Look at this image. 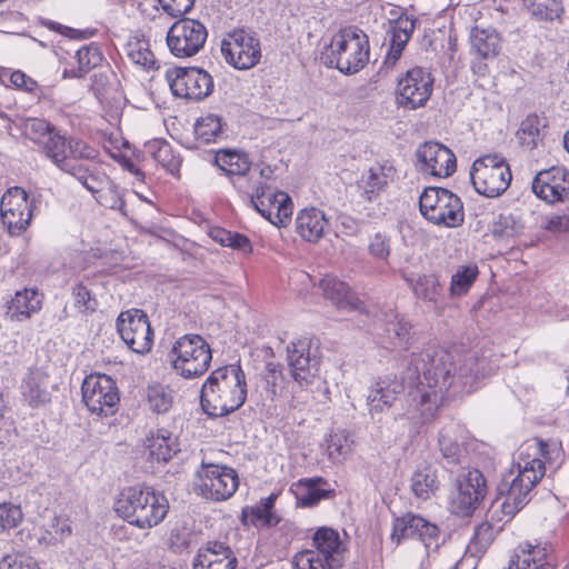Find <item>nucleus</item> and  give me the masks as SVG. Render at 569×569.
<instances>
[{"mask_svg": "<svg viewBox=\"0 0 569 569\" xmlns=\"http://www.w3.org/2000/svg\"><path fill=\"white\" fill-rule=\"evenodd\" d=\"M499 529L490 522H481L475 529L473 536L468 545V552L473 557L483 555L496 538Z\"/></svg>", "mask_w": 569, "mask_h": 569, "instance_id": "nucleus-46", "label": "nucleus"}, {"mask_svg": "<svg viewBox=\"0 0 569 569\" xmlns=\"http://www.w3.org/2000/svg\"><path fill=\"white\" fill-rule=\"evenodd\" d=\"M532 191L548 203L565 201L569 197V171L565 167H551L538 172Z\"/></svg>", "mask_w": 569, "mask_h": 569, "instance_id": "nucleus-24", "label": "nucleus"}, {"mask_svg": "<svg viewBox=\"0 0 569 569\" xmlns=\"http://www.w3.org/2000/svg\"><path fill=\"white\" fill-rule=\"evenodd\" d=\"M415 28L416 19H411L408 16H400L398 19L389 22V29L387 31L389 48L387 50L385 64L393 67L397 63Z\"/></svg>", "mask_w": 569, "mask_h": 569, "instance_id": "nucleus-28", "label": "nucleus"}, {"mask_svg": "<svg viewBox=\"0 0 569 569\" xmlns=\"http://www.w3.org/2000/svg\"><path fill=\"white\" fill-rule=\"evenodd\" d=\"M76 58L78 61V68L72 69L70 71L66 70L64 76H67L68 72H70V76L73 78H82L91 69L96 68L101 63L102 53L100 52L98 47L83 46L77 51Z\"/></svg>", "mask_w": 569, "mask_h": 569, "instance_id": "nucleus-50", "label": "nucleus"}, {"mask_svg": "<svg viewBox=\"0 0 569 569\" xmlns=\"http://www.w3.org/2000/svg\"><path fill=\"white\" fill-rule=\"evenodd\" d=\"M456 427L443 428L438 438L439 450L447 467H453L461 463L465 449L455 437Z\"/></svg>", "mask_w": 569, "mask_h": 569, "instance_id": "nucleus-42", "label": "nucleus"}, {"mask_svg": "<svg viewBox=\"0 0 569 569\" xmlns=\"http://www.w3.org/2000/svg\"><path fill=\"white\" fill-rule=\"evenodd\" d=\"M42 298V293L36 288H24L23 290L17 291L14 297L7 302L8 315L17 320L30 318L31 315L41 309Z\"/></svg>", "mask_w": 569, "mask_h": 569, "instance_id": "nucleus-37", "label": "nucleus"}, {"mask_svg": "<svg viewBox=\"0 0 569 569\" xmlns=\"http://www.w3.org/2000/svg\"><path fill=\"white\" fill-rule=\"evenodd\" d=\"M116 512L139 529L158 526L169 511V501L151 487H129L121 491L114 505Z\"/></svg>", "mask_w": 569, "mask_h": 569, "instance_id": "nucleus-4", "label": "nucleus"}, {"mask_svg": "<svg viewBox=\"0 0 569 569\" xmlns=\"http://www.w3.org/2000/svg\"><path fill=\"white\" fill-rule=\"evenodd\" d=\"M166 79L176 97L188 100H202L213 90L212 77L199 68L168 70Z\"/></svg>", "mask_w": 569, "mask_h": 569, "instance_id": "nucleus-18", "label": "nucleus"}, {"mask_svg": "<svg viewBox=\"0 0 569 569\" xmlns=\"http://www.w3.org/2000/svg\"><path fill=\"white\" fill-rule=\"evenodd\" d=\"M533 450L532 458L530 455L525 458L520 453L517 462V476L509 483L501 503V512L508 517V520L512 519L531 500V491L546 471L548 469L556 471L563 461L562 450L556 442L536 440Z\"/></svg>", "mask_w": 569, "mask_h": 569, "instance_id": "nucleus-2", "label": "nucleus"}, {"mask_svg": "<svg viewBox=\"0 0 569 569\" xmlns=\"http://www.w3.org/2000/svg\"><path fill=\"white\" fill-rule=\"evenodd\" d=\"M49 377L41 369L30 370L22 380L21 396L30 408H40L51 401V392L48 389Z\"/></svg>", "mask_w": 569, "mask_h": 569, "instance_id": "nucleus-30", "label": "nucleus"}, {"mask_svg": "<svg viewBox=\"0 0 569 569\" xmlns=\"http://www.w3.org/2000/svg\"><path fill=\"white\" fill-rule=\"evenodd\" d=\"M438 489L436 471L430 467H423L413 472L411 477V490L420 499H428Z\"/></svg>", "mask_w": 569, "mask_h": 569, "instance_id": "nucleus-45", "label": "nucleus"}, {"mask_svg": "<svg viewBox=\"0 0 569 569\" xmlns=\"http://www.w3.org/2000/svg\"><path fill=\"white\" fill-rule=\"evenodd\" d=\"M144 449L148 460L158 463L168 462L180 450L177 437L164 428H160L147 437Z\"/></svg>", "mask_w": 569, "mask_h": 569, "instance_id": "nucleus-34", "label": "nucleus"}, {"mask_svg": "<svg viewBox=\"0 0 569 569\" xmlns=\"http://www.w3.org/2000/svg\"><path fill=\"white\" fill-rule=\"evenodd\" d=\"M194 133L197 139L202 143L217 141L222 134L221 118L212 113L201 117L196 122Z\"/></svg>", "mask_w": 569, "mask_h": 569, "instance_id": "nucleus-52", "label": "nucleus"}, {"mask_svg": "<svg viewBox=\"0 0 569 569\" xmlns=\"http://www.w3.org/2000/svg\"><path fill=\"white\" fill-rule=\"evenodd\" d=\"M479 274L478 267L475 264L460 266L451 277L450 295L460 297L466 295Z\"/></svg>", "mask_w": 569, "mask_h": 569, "instance_id": "nucleus-51", "label": "nucleus"}, {"mask_svg": "<svg viewBox=\"0 0 569 569\" xmlns=\"http://www.w3.org/2000/svg\"><path fill=\"white\" fill-rule=\"evenodd\" d=\"M421 214L430 222L455 228L465 220L463 204L453 192L439 188L428 187L419 198Z\"/></svg>", "mask_w": 569, "mask_h": 569, "instance_id": "nucleus-8", "label": "nucleus"}, {"mask_svg": "<svg viewBox=\"0 0 569 569\" xmlns=\"http://www.w3.org/2000/svg\"><path fill=\"white\" fill-rule=\"evenodd\" d=\"M320 288L326 299L341 310H362L363 302L351 290L349 284L335 276H326L320 281Z\"/></svg>", "mask_w": 569, "mask_h": 569, "instance_id": "nucleus-29", "label": "nucleus"}, {"mask_svg": "<svg viewBox=\"0 0 569 569\" xmlns=\"http://www.w3.org/2000/svg\"><path fill=\"white\" fill-rule=\"evenodd\" d=\"M208 31L198 20L184 18L176 21L167 33L171 53L178 58L192 57L203 48Z\"/></svg>", "mask_w": 569, "mask_h": 569, "instance_id": "nucleus-17", "label": "nucleus"}, {"mask_svg": "<svg viewBox=\"0 0 569 569\" xmlns=\"http://www.w3.org/2000/svg\"><path fill=\"white\" fill-rule=\"evenodd\" d=\"M128 58L144 70L158 69L157 59L150 49L149 39L144 34L136 32L126 43Z\"/></svg>", "mask_w": 569, "mask_h": 569, "instance_id": "nucleus-38", "label": "nucleus"}, {"mask_svg": "<svg viewBox=\"0 0 569 569\" xmlns=\"http://www.w3.org/2000/svg\"><path fill=\"white\" fill-rule=\"evenodd\" d=\"M87 409L99 417L112 416L118 410L120 396L116 381L107 375H90L81 386Z\"/></svg>", "mask_w": 569, "mask_h": 569, "instance_id": "nucleus-12", "label": "nucleus"}, {"mask_svg": "<svg viewBox=\"0 0 569 569\" xmlns=\"http://www.w3.org/2000/svg\"><path fill=\"white\" fill-rule=\"evenodd\" d=\"M327 449L329 459L335 463L342 462L351 450L348 437L343 433L331 435Z\"/></svg>", "mask_w": 569, "mask_h": 569, "instance_id": "nucleus-56", "label": "nucleus"}, {"mask_svg": "<svg viewBox=\"0 0 569 569\" xmlns=\"http://www.w3.org/2000/svg\"><path fill=\"white\" fill-rule=\"evenodd\" d=\"M486 359L465 355L457 366L455 356L441 348L413 355L408 367L411 381L407 393L406 415L417 422L432 420L448 393L471 392L486 375Z\"/></svg>", "mask_w": 569, "mask_h": 569, "instance_id": "nucleus-1", "label": "nucleus"}, {"mask_svg": "<svg viewBox=\"0 0 569 569\" xmlns=\"http://www.w3.org/2000/svg\"><path fill=\"white\" fill-rule=\"evenodd\" d=\"M418 169L426 174L446 178L457 168L455 153L445 144L428 141L419 146L416 151Z\"/></svg>", "mask_w": 569, "mask_h": 569, "instance_id": "nucleus-22", "label": "nucleus"}, {"mask_svg": "<svg viewBox=\"0 0 569 569\" xmlns=\"http://www.w3.org/2000/svg\"><path fill=\"white\" fill-rule=\"evenodd\" d=\"M0 569H39L37 561L24 553L8 555L0 561Z\"/></svg>", "mask_w": 569, "mask_h": 569, "instance_id": "nucleus-59", "label": "nucleus"}, {"mask_svg": "<svg viewBox=\"0 0 569 569\" xmlns=\"http://www.w3.org/2000/svg\"><path fill=\"white\" fill-rule=\"evenodd\" d=\"M328 481L322 477L303 478L292 485L297 502L300 507L310 508L317 506L322 499L335 496V490L327 488Z\"/></svg>", "mask_w": 569, "mask_h": 569, "instance_id": "nucleus-31", "label": "nucleus"}, {"mask_svg": "<svg viewBox=\"0 0 569 569\" xmlns=\"http://www.w3.org/2000/svg\"><path fill=\"white\" fill-rule=\"evenodd\" d=\"M440 530L428 519L412 512L398 517L393 521L391 540L399 545L405 539H418L426 548L437 546Z\"/></svg>", "mask_w": 569, "mask_h": 569, "instance_id": "nucleus-23", "label": "nucleus"}, {"mask_svg": "<svg viewBox=\"0 0 569 569\" xmlns=\"http://www.w3.org/2000/svg\"><path fill=\"white\" fill-rule=\"evenodd\" d=\"M10 82L17 89L41 97L42 90L38 82L20 70L10 73Z\"/></svg>", "mask_w": 569, "mask_h": 569, "instance_id": "nucleus-60", "label": "nucleus"}, {"mask_svg": "<svg viewBox=\"0 0 569 569\" xmlns=\"http://www.w3.org/2000/svg\"><path fill=\"white\" fill-rule=\"evenodd\" d=\"M432 88L431 73L421 67H415L398 82V103L409 110L423 107L431 96Z\"/></svg>", "mask_w": 569, "mask_h": 569, "instance_id": "nucleus-21", "label": "nucleus"}, {"mask_svg": "<svg viewBox=\"0 0 569 569\" xmlns=\"http://www.w3.org/2000/svg\"><path fill=\"white\" fill-rule=\"evenodd\" d=\"M22 520V511L19 506L12 503H0V528H16Z\"/></svg>", "mask_w": 569, "mask_h": 569, "instance_id": "nucleus-58", "label": "nucleus"}, {"mask_svg": "<svg viewBox=\"0 0 569 569\" xmlns=\"http://www.w3.org/2000/svg\"><path fill=\"white\" fill-rule=\"evenodd\" d=\"M58 129L44 119L30 118L24 122V134L40 148Z\"/></svg>", "mask_w": 569, "mask_h": 569, "instance_id": "nucleus-54", "label": "nucleus"}, {"mask_svg": "<svg viewBox=\"0 0 569 569\" xmlns=\"http://www.w3.org/2000/svg\"><path fill=\"white\" fill-rule=\"evenodd\" d=\"M368 36L359 28L350 26L340 29L329 46L321 52V60L330 68L345 74L360 71L369 61Z\"/></svg>", "mask_w": 569, "mask_h": 569, "instance_id": "nucleus-5", "label": "nucleus"}, {"mask_svg": "<svg viewBox=\"0 0 569 569\" xmlns=\"http://www.w3.org/2000/svg\"><path fill=\"white\" fill-rule=\"evenodd\" d=\"M543 127L537 114L527 116L520 123L517 131V138L520 144L528 149H535L541 140L540 129Z\"/></svg>", "mask_w": 569, "mask_h": 569, "instance_id": "nucleus-48", "label": "nucleus"}, {"mask_svg": "<svg viewBox=\"0 0 569 569\" xmlns=\"http://www.w3.org/2000/svg\"><path fill=\"white\" fill-rule=\"evenodd\" d=\"M72 296L74 298V307L80 312H93L98 307L96 298L82 283H78L72 288Z\"/></svg>", "mask_w": 569, "mask_h": 569, "instance_id": "nucleus-57", "label": "nucleus"}, {"mask_svg": "<svg viewBox=\"0 0 569 569\" xmlns=\"http://www.w3.org/2000/svg\"><path fill=\"white\" fill-rule=\"evenodd\" d=\"M312 547L293 558L296 569H339L343 566L347 545L337 530L320 527L312 536Z\"/></svg>", "mask_w": 569, "mask_h": 569, "instance_id": "nucleus-6", "label": "nucleus"}, {"mask_svg": "<svg viewBox=\"0 0 569 569\" xmlns=\"http://www.w3.org/2000/svg\"><path fill=\"white\" fill-rule=\"evenodd\" d=\"M0 218L11 236H20L27 230L32 218V202L24 189L7 190L0 203Z\"/></svg>", "mask_w": 569, "mask_h": 569, "instance_id": "nucleus-20", "label": "nucleus"}, {"mask_svg": "<svg viewBox=\"0 0 569 569\" xmlns=\"http://www.w3.org/2000/svg\"><path fill=\"white\" fill-rule=\"evenodd\" d=\"M328 226L325 212L315 207L302 209L296 218V231L308 242H318Z\"/></svg>", "mask_w": 569, "mask_h": 569, "instance_id": "nucleus-35", "label": "nucleus"}, {"mask_svg": "<svg viewBox=\"0 0 569 569\" xmlns=\"http://www.w3.org/2000/svg\"><path fill=\"white\" fill-rule=\"evenodd\" d=\"M198 478L201 495L216 501L230 498L239 486L236 470L227 466L202 463Z\"/></svg>", "mask_w": 569, "mask_h": 569, "instance_id": "nucleus-19", "label": "nucleus"}, {"mask_svg": "<svg viewBox=\"0 0 569 569\" xmlns=\"http://www.w3.org/2000/svg\"><path fill=\"white\" fill-rule=\"evenodd\" d=\"M557 563L548 543H520L512 555L508 569H556Z\"/></svg>", "mask_w": 569, "mask_h": 569, "instance_id": "nucleus-26", "label": "nucleus"}, {"mask_svg": "<svg viewBox=\"0 0 569 569\" xmlns=\"http://www.w3.org/2000/svg\"><path fill=\"white\" fill-rule=\"evenodd\" d=\"M143 399L151 412L163 415L172 408L174 395L169 386L156 382L146 388Z\"/></svg>", "mask_w": 569, "mask_h": 569, "instance_id": "nucleus-41", "label": "nucleus"}, {"mask_svg": "<svg viewBox=\"0 0 569 569\" xmlns=\"http://www.w3.org/2000/svg\"><path fill=\"white\" fill-rule=\"evenodd\" d=\"M247 399L246 373L239 363L219 367L210 372L200 391L204 413L219 418L238 410Z\"/></svg>", "mask_w": 569, "mask_h": 569, "instance_id": "nucleus-3", "label": "nucleus"}, {"mask_svg": "<svg viewBox=\"0 0 569 569\" xmlns=\"http://www.w3.org/2000/svg\"><path fill=\"white\" fill-rule=\"evenodd\" d=\"M212 240L223 247H230L233 250L241 251L243 253H250L252 246L249 238L239 232H233L220 227L211 228L209 232Z\"/></svg>", "mask_w": 569, "mask_h": 569, "instance_id": "nucleus-49", "label": "nucleus"}, {"mask_svg": "<svg viewBox=\"0 0 569 569\" xmlns=\"http://www.w3.org/2000/svg\"><path fill=\"white\" fill-rule=\"evenodd\" d=\"M487 495V482L478 469L463 470L456 481L451 510L460 517L471 516Z\"/></svg>", "mask_w": 569, "mask_h": 569, "instance_id": "nucleus-13", "label": "nucleus"}, {"mask_svg": "<svg viewBox=\"0 0 569 569\" xmlns=\"http://www.w3.org/2000/svg\"><path fill=\"white\" fill-rule=\"evenodd\" d=\"M531 16L538 21L561 20L563 0H523Z\"/></svg>", "mask_w": 569, "mask_h": 569, "instance_id": "nucleus-44", "label": "nucleus"}, {"mask_svg": "<svg viewBox=\"0 0 569 569\" xmlns=\"http://www.w3.org/2000/svg\"><path fill=\"white\" fill-rule=\"evenodd\" d=\"M174 372L183 379L203 376L212 361V350L200 335L187 333L178 338L169 352Z\"/></svg>", "mask_w": 569, "mask_h": 569, "instance_id": "nucleus-7", "label": "nucleus"}, {"mask_svg": "<svg viewBox=\"0 0 569 569\" xmlns=\"http://www.w3.org/2000/svg\"><path fill=\"white\" fill-rule=\"evenodd\" d=\"M117 331L127 347L139 355L151 350L153 331L147 315L139 309L121 312L117 318Z\"/></svg>", "mask_w": 569, "mask_h": 569, "instance_id": "nucleus-16", "label": "nucleus"}, {"mask_svg": "<svg viewBox=\"0 0 569 569\" xmlns=\"http://www.w3.org/2000/svg\"><path fill=\"white\" fill-rule=\"evenodd\" d=\"M411 287L416 297L430 302H437L442 292V286L436 274H421L416 279L402 276Z\"/></svg>", "mask_w": 569, "mask_h": 569, "instance_id": "nucleus-43", "label": "nucleus"}, {"mask_svg": "<svg viewBox=\"0 0 569 569\" xmlns=\"http://www.w3.org/2000/svg\"><path fill=\"white\" fill-rule=\"evenodd\" d=\"M522 229L523 224L512 213H500L493 222V233L501 237H513Z\"/></svg>", "mask_w": 569, "mask_h": 569, "instance_id": "nucleus-55", "label": "nucleus"}, {"mask_svg": "<svg viewBox=\"0 0 569 569\" xmlns=\"http://www.w3.org/2000/svg\"><path fill=\"white\" fill-rule=\"evenodd\" d=\"M283 380L282 365L279 362H267L264 371V381L267 390L272 395H277V387Z\"/></svg>", "mask_w": 569, "mask_h": 569, "instance_id": "nucleus-63", "label": "nucleus"}, {"mask_svg": "<svg viewBox=\"0 0 569 569\" xmlns=\"http://www.w3.org/2000/svg\"><path fill=\"white\" fill-rule=\"evenodd\" d=\"M221 52L229 64L247 70L260 61V41L252 31L237 29L222 40Z\"/></svg>", "mask_w": 569, "mask_h": 569, "instance_id": "nucleus-14", "label": "nucleus"}, {"mask_svg": "<svg viewBox=\"0 0 569 569\" xmlns=\"http://www.w3.org/2000/svg\"><path fill=\"white\" fill-rule=\"evenodd\" d=\"M287 363L291 378L300 386L308 387L319 373L318 348L312 349L310 338H300L287 346Z\"/></svg>", "mask_w": 569, "mask_h": 569, "instance_id": "nucleus-15", "label": "nucleus"}, {"mask_svg": "<svg viewBox=\"0 0 569 569\" xmlns=\"http://www.w3.org/2000/svg\"><path fill=\"white\" fill-rule=\"evenodd\" d=\"M42 153L61 171L68 173L78 161L93 160L98 151L86 141L53 132L40 148Z\"/></svg>", "mask_w": 569, "mask_h": 569, "instance_id": "nucleus-10", "label": "nucleus"}, {"mask_svg": "<svg viewBox=\"0 0 569 569\" xmlns=\"http://www.w3.org/2000/svg\"><path fill=\"white\" fill-rule=\"evenodd\" d=\"M403 390V382L398 379L397 375L388 373L378 377L367 396L369 413L373 417L390 409Z\"/></svg>", "mask_w": 569, "mask_h": 569, "instance_id": "nucleus-25", "label": "nucleus"}, {"mask_svg": "<svg viewBox=\"0 0 569 569\" xmlns=\"http://www.w3.org/2000/svg\"><path fill=\"white\" fill-rule=\"evenodd\" d=\"M96 201L110 210L119 211L121 216L128 217L126 210V202L120 188L110 180L109 184L104 187L96 197Z\"/></svg>", "mask_w": 569, "mask_h": 569, "instance_id": "nucleus-53", "label": "nucleus"}, {"mask_svg": "<svg viewBox=\"0 0 569 569\" xmlns=\"http://www.w3.org/2000/svg\"><path fill=\"white\" fill-rule=\"evenodd\" d=\"M396 169L389 161L377 163L362 174L360 188L361 197L367 201H373L393 180Z\"/></svg>", "mask_w": 569, "mask_h": 569, "instance_id": "nucleus-32", "label": "nucleus"}, {"mask_svg": "<svg viewBox=\"0 0 569 569\" xmlns=\"http://www.w3.org/2000/svg\"><path fill=\"white\" fill-rule=\"evenodd\" d=\"M511 178L509 164L498 154L478 158L470 171L476 191L487 198L501 196L510 186Z\"/></svg>", "mask_w": 569, "mask_h": 569, "instance_id": "nucleus-9", "label": "nucleus"}, {"mask_svg": "<svg viewBox=\"0 0 569 569\" xmlns=\"http://www.w3.org/2000/svg\"><path fill=\"white\" fill-rule=\"evenodd\" d=\"M156 161L171 174H176L181 164L180 157L174 154L170 143L162 147V151L159 152Z\"/></svg>", "mask_w": 569, "mask_h": 569, "instance_id": "nucleus-64", "label": "nucleus"}, {"mask_svg": "<svg viewBox=\"0 0 569 569\" xmlns=\"http://www.w3.org/2000/svg\"><path fill=\"white\" fill-rule=\"evenodd\" d=\"M385 332L395 349L408 350L412 342V325L395 311L385 315Z\"/></svg>", "mask_w": 569, "mask_h": 569, "instance_id": "nucleus-36", "label": "nucleus"}, {"mask_svg": "<svg viewBox=\"0 0 569 569\" xmlns=\"http://www.w3.org/2000/svg\"><path fill=\"white\" fill-rule=\"evenodd\" d=\"M214 163L230 178L240 173H250L263 178L266 173H272L269 167H252L247 153L233 150H219L214 157Z\"/></svg>", "mask_w": 569, "mask_h": 569, "instance_id": "nucleus-33", "label": "nucleus"}, {"mask_svg": "<svg viewBox=\"0 0 569 569\" xmlns=\"http://www.w3.org/2000/svg\"><path fill=\"white\" fill-rule=\"evenodd\" d=\"M272 173H266L254 192L250 194V204L276 227H284L290 221L293 204L288 193L278 191L269 180Z\"/></svg>", "mask_w": 569, "mask_h": 569, "instance_id": "nucleus-11", "label": "nucleus"}, {"mask_svg": "<svg viewBox=\"0 0 569 569\" xmlns=\"http://www.w3.org/2000/svg\"><path fill=\"white\" fill-rule=\"evenodd\" d=\"M238 560L230 547L209 541L201 547L192 562V569H236Z\"/></svg>", "mask_w": 569, "mask_h": 569, "instance_id": "nucleus-27", "label": "nucleus"}, {"mask_svg": "<svg viewBox=\"0 0 569 569\" xmlns=\"http://www.w3.org/2000/svg\"><path fill=\"white\" fill-rule=\"evenodd\" d=\"M68 174L76 178L93 197H96L110 182V178L98 170L97 167H89L78 161Z\"/></svg>", "mask_w": 569, "mask_h": 569, "instance_id": "nucleus-39", "label": "nucleus"}, {"mask_svg": "<svg viewBox=\"0 0 569 569\" xmlns=\"http://www.w3.org/2000/svg\"><path fill=\"white\" fill-rule=\"evenodd\" d=\"M369 253L379 260L386 261L390 256V238L385 233L378 232L376 233L369 243Z\"/></svg>", "mask_w": 569, "mask_h": 569, "instance_id": "nucleus-62", "label": "nucleus"}, {"mask_svg": "<svg viewBox=\"0 0 569 569\" xmlns=\"http://www.w3.org/2000/svg\"><path fill=\"white\" fill-rule=\"evenodd\" d=\"M264 178H260V176H252L250 173H240L230 178L232 186L241 193L248 197V201L250 202V194L254 192L256 187L260 181H263Z\"/></svg>", "mask_w": 569, "mask_h": 569, "instance_id": "nucleus-61", "label": "nucleus"}, {"mask_svg": "<svg viewBox=\"0 0 569 569\" xmlns=\"http://www.w3.org/2000/svg\"><path fill=\"white\" fill-rule=\"evenodd\" d=\"M241 521L244 526L271 528L276 527L281 521V518L274 511L263 510V508L257 505L242 509Z\"/></svg>", "mask_w": 569, "mask_h": 569, "instance_id": "nucleus-47", "label": "nucleus"}, {"mask_svg": "<svg viewBox=\"0 0 569 569\" xmlns=\"http://www.w3.org/2000/svg\"><path fill=\"white\" fill-rule=\"evenodd\" d=\"M472 50L483 59L495 58L499 53L500 38L492 29L475 27L470 33Z\"/></svg>", "mask_w": 569, "mask_h": 569, "instance_id": "nucleus-40", "label": "nucleus"}]
</instances>
